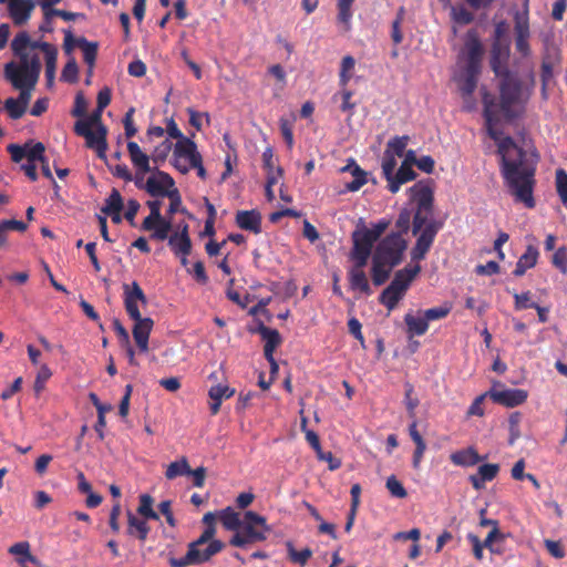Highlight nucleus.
Instances as JSON below:
<instances>
[{
  "label": "nucleus",
  "instance_id": "nucleus-41",
  "mask_svg": "<svg viewBox=\"0 0 567 567\" xmlns=\"http://www.w3.org/2000/svg\"><path fill=\"white\" fill-rule=\"evenodd\" d=\"M286 548L288 553V558L291 563L298 564L300 566H305L310 557L312 556V550L310 548H303L301 550H297L292 544V542L288 540L286 543Z\"/></svg>",
  "mask_w": 567,
  "mask_h": 567
},
{
  "label": "nucleus",
  "instance_id": "nucleus-63",
  "mask_svg": "<svg viewBox=\"0 0 567 567\" xmlns=\"http://www.w3.org/2000/svg\"><path fill=\"white\" fill-rule=\"evenodd\" d=\"M514 300H515V309L516 310H524L529 309L533 306H535L536 302L532 301L530 299V291H525L522 293H514Z\"/></svg>",
  "mask_w": 567,
  "mask_h": 567
},
{
  "label": "nucleus",
  "instance_id": "nucleus-48",
  "mask_svg": "<svg viewBox=\"0 0 567 567\" xmlns=\"http://www.w3.org/2000/svg\"><path fill=\"white\" fill-rule=\"evenodd\" d=\"M410 141L408 135L395 136L388 142L386 150L393 153L394 156H403L404 150Z\"/></svg>",
  "mask_w": 567,
  "mask_h": 567
},
{
  "label": "nucleus",
  "instance_id": "nucleus-52",
  "mask_svg": "<svg viewBox=\"0 0 567 567\" xmlns=\"http://www.w3.org/2000/svg\"><path fill=\"white\" fill-rule=\"evenodd\" d=\"M395 166H396L395 156L389 150H385L383 158H382V174L388 182L394 175Z\"/></svg>",
  "mask_w": 567,
  "mask_h": 567
},
{
  "label": "nucleus",
  "instance_id": "nucleus-17",
  "mask_svg": "<svg viewBox=\"0 0 567 567\" xmlns=\"http://www.w3.org/2000/svg\"><path fill=\"white\" fill-rule=\"evenodd\" d=\"M173 188H176L174 179L163 171H157L150 176L144 186V189L153 197H165Z\"/></svg>",
  "mask_w": 567,
  "mask_h": 567
},
{
  "label": "nucleus",
  "instance_id": "nucleus-32",
  "mask_svg": "<svg viewBox=\"0 0 567 567\" xmlns=\"http://www.w3.org/2000/svg\"><path fill=\"white\" fill-rule=\"evenodd\" d=\"M404 322L406 324V333H408L409 338H412L415 336H417V337L423 336L426 333V331L429 329V323H427L424 315L422 317H416L412 312H408L404 316Z\"/></svg>",
  "mask_w": 567,
  "mask_h": 567
},
{
  "label": "nucleus",
  "instance_id": "nucleus-9",
  "mask_svg": "<svg viewBox=\"0 0 567 567\" xmlns=\"http://www.w3.org/2000/svg\"><path fill=\"white\" fill-rule=\"evenodd\" d=\"M406 247L408 241L401 234L392 231L378 243L373 256L385 261L390 268H394L402 262Z\"/></svg>",
  "mask_w": 567,
  "mask_h": 567
},
{
  "label": "nucleus",
  "instance_id": "nucleus-24",
  "mask_svg": "<svg viewBox=\"0 0 567 567\" xmlns=\"http://www.w3.org/2000/svg\"><path fill=\"white\" fill-rule=\"evenodd\" d=\"M499 472L498 464L486 463L478 467L477 472L468 477L472 486L476 491L485 487L486 482L493 481Z\"/></svg>",
  "mask_w": 567,
  "mask_h": 567
},
{
  "label": "nucleus",
  "instance_id": "nucleus-22",
  "mask_svg": "<svg viewBox=\"0 0 567 567\" xmlns=\"http://www.w3.org/2000/svg\"><path fill=\"white\" fill-rule=\"evenodd\" d=\"M174 156L186 158L189 163V166H198V159L202 155L197 151L196 143L189 137L185 136L176 142L174 147Z\"/></svg>",
  "mask_w": 567,
  "mask_h": 567
},
{
  "label": "nucleus",
  "instance_id": "nucleus-53",
  "mask_svg": "<svg viewBox=\"0 0 567 567\" xmlns=\"http://www.w3.org/2000/svg\"><path fill=\"white\" fill-rule=\"evenodd\" d=\"M30 146L27 147V154L25 158L27 162L31 163H38L44 157L45 147L43 143L37 142L33 143L32 141L29 142Z\"/></svg>",
  "mask_w": 567,
  "mask_h": 567
},
{
  "label": "nucleus",
  "instance_id": "nucleus-10",
  "mask_svg": "<svg viewBox=\"0 0 567 567\" xmlns=\"http://www.w3.org/2000/svg\"><path fill=\"white\" fill-rule=\"evenodd\" d=\"M147 206L150 208V215L144 218L142 223V230L151 231V239L164 241L166 240L168 233L172 230V220L171 218H165L162 216L161 200H148Z\"/></svg>",
  "mask_w": 567,
  "mask_h": 567
},
{
  "label": "nucleus",
  "instance_id": "nucleus-28",
  "mask_svg": "<svg viewBox=\"0 0 567 567\" xmlns=\"http://www.w3.org/2000/svg\"><path fill=\"white\" fill-rule=\"evenodd\" d=\"M341 171L349 172L353 176V179L346 184V189L349 192L359 190L368 182L367 173L352 158Z\"/></svg>",
  "mask_w": 567,
  "mask_h": 567
},
{
  "label": "nucleus",
  "instance_id": "nucleus-16",
  "mask_svg": "<svg viewBox=\"0 0 567 567\" xmlns=\"http://www.w3.org/2000/svg\"><path fill=\"white\" fill-rule=\"evenodd\" d=\"M0 3H7L9 16L17 27H22L30 20L35 7L34 0H0Z\"/></svg>",
  "mask_w": 567,
  "mask_h": 567
},
{
  "label": "nucleus",
  "instance_id": "nucleus-54",
  "mask_svg": "<svg viewBox=\"0 0 567 567\" xmlns=\"http://www.w3.org/2000/svg\"><path fill=\"white\" fill-rule=\"evenodd\" d=\"M79 68L74 58H71L63 66L61 79L68 83L78 81Z\"/></svg>",
  "mask_w": 567,
  "mask_h": 567
},
{
  "label": "nucleus",
  "instance_id": "nucleus-15",
  "mask_svg": "<svg viewBox=\"0 0 567 567\" xmlns=\"http://www.w3.org/2000/svg\"><path fill=\"white\" fill-rule=\"evenodd\" d=\"M509 56L511 45L507 41H493L489 65L495 75L511 71L508 69Z\"/></svg>",
  "mask_w": 567,
  "mask_h": 567
},
{
  "label": "nucleus",
  "instance_id": "nucleus-11",
  "mask_svg": "<svg viewBox=\"0 0 567 567\" xmlns=\"http://www.w3.org/2000/svg\"><path fill=\"white\" fill-rule=\"evenodd\" d=\"M514 35L516 51L523 56L528 58L532 53L529 39V0H524L523 9L514 12Z\"/></svg>",
  "mask_w": 567,
  "mask_h": 567
},
{
  "label": "nucleus",
  "instance_id": "nucleus-49",
  "mask_svg": "<svg viewBox=\"0 0 567 567\" xmlns=\"http://www.w3.org/2000/svg\"><path fill=\"white\" fill-rule=\"evenodd\" d=\"M556 190L561 203L567 206V172L563 168L556 171Z\"/></svg>",
  "mask_w": 567,
  "mask_h": 567
},
{
  "label": "nucleus",
  "instance_id": "nucleus-36",
  "mask_svg": "<svg viewBox=\"0 0 567 567\" xmlns=\"http://www.w3.org/2000/svg\"><path fill=\"white\" fill-rule=\"evenodd\" d=\"M392 269L393 268H390L385 261L377 259L375 256L372 255L371 277L375 286L383 285L389 279Z\"/></svg>",
  "mask_w": 567,
  "mask_h": 567
},
{
  "label": "nucleus",
  "instance_id": "nucleus-33",
  "mask_svg": "<svg viewBox=\"0 0 567 567\" xmlns=\"http://www.w3.org/2000/svg\"><path fill=\"white\" fill-rule=\"evenodd\" d=\"M409 434H410L411 440L415 444V450L413 453V466L415 468H417L423 458L424 452L426 450V444H425V441L423 440L422 435L417 431V422L416 421L411 422V424L409 425Z\"/></svg>",
  "mask_w": 567,
  "mask_h": 567
},
{
  "label": "nucleus",
  "instance_id": "nucleus-23",
  "mask_svg": "<svg viewBox=\"0 0 567 567\" xmlns=\"http://www.w3.org/2000/svg\"><path fill=\"white\" fill-rule=\"evenodd\" d=\"M258 334H260L261 339L265 341L264 346V354L266 359H271L274 352L278 346L281 343V336L276 329H271L260 322L255 330Z\"/></svg>",
  "mask_w": 567,
  "mask_h": 567
},
{
  "label": "nucleus",
  "instance_id": "nucleus-7",
  "mask_svg": "<svg viewBox=\"0 0 567 567\" xmlns=\"http://www.w3.org/2000/svg\"><path fill=\"white\" fill-rule=\"evenodd\" d=\"M269 532L270 527L267 525L264 516L256 512L247 511L244 514L239 530L233 535L229 544L234 547L244 548L248 544L266 540Z\"/></svg>",
  "mask_w": 567,
  "mask_h": 567
},
{
  "label": "nucleus",
  "instance_id": "nucleus-12",
  "mask_svg": "<svg viewBox=\"0 0 567 567\" xmlns=\"http://www.w3.org/2000/svg\"><path fill=\"white\" fill-rule=\"evenodd\" d=\"M351 239L350 259L358 261L359 266L367 265L377 240L368 233V227H365L362 219H360L357 228L353 230Z\"/></svg>",
  "mask_w": 567,
  "mask_h": 567
},
{
  "label": "nucleus",
  "instance_id": "nucleus-4",
  "mask_svg": "<svg viewBox=\"0 0 567 567\" xmlns=\"http://www.w3.org/2000/svg\"><path fill=\"white\" fill-rule=\"evenodd\" d=\"M124 307L128 317L135 321L133 327V338L141 352L148 351V339L154 326L151 318H142L138 302L146 305L147 299L136 281L131 285L124 284Z\"/></svg>",
  "mask_w": 567,
  "mask_h": 567
},
{
  "label": "nucleus",
  "instance_id": "nucleus-3",
  "mask_svg": "<svg viewBox=\"0 0 567 567\" xmlns=\"http://www.w3.org/2000/svg\"><path fill=\"white\" fill-rule=\"evenodd\" d=\"M484 48L477 34L472 29L465 34L464 47L458 54L460 70L454 75L458 91L465 103H470L477 87L480 74L482 72V61Z\"/></svg>",
  "mask_w": 567,
  "mask_h": 567
},
{
  "label": "nucleus",
  "instance_id": "nucleus-30",
  "mask_svg": "<svg viewBox=\"0 0 567 567\" xmlns=\"http://www.w3.org/2000/svg\"><path fill=\"white\" fill-rule=\"evenodd\" d=\"M415 177H416V173L413 171L412 167L401 164L398 172L389 181L388 189L392 194H395L400 190V188L403 184L415 179Z\"/></svg>",
  "mask_w": 567,
  "mask_h": 567
},
{
  "label": "nucleus",
  "instance_id": "nucleus-13",
  "mask_svg": "<svg viewBox=\"0 0 567 567\" xmlns=\"http://www.w3.org/2000/svg\"><path fill=\"white\" fill-rule=\"evenodd\" d=\"M74 133L84 137L86 146L94 150L100 158H105L107 150V128L105 125H101L93 131L84 123H75Z\"/></svg>",
  "mask_w": 567,
  "mask_h": 567
},
{
  "label": "nucleus",
  "instance_id": "nucleus-50",
  "mask_svg": "<svg viewBox=\"0 0 567 567\" xmlns=\"http://www.w3.org/2000/svg\"><path fill=\"white\" fill-rule=\"evenodd\" d=\"M452 310V306L449 303L442 305L440 307L430 308L423 311V315L427 321L441 320L449 316Z\"/></svg>",
  "mask_w": 567,
  "mask_h": 567
},
{
  "label": "nucleus",
  "instance_id": "nucleus-19",
  "mask_svg": "<svg viewBox=\"0 0 567 567\" xmlns=\"http://www.w3.org/2000/svg\"><path fill=\"white\" fill-rule=\"evenodd\" d=\"M560 61L561 54L559 49L556 47H547L542 59L540 70L542 89L544 93L546 91L547 84L554 76L555 65L559 64Z\"/></svg>",
  "mask_w": 567,
  "mask_h": 567
},
{
  "label": "nucleus",
  "instance_id": "nucleus-18",
  "mask_svg": "<svg viewBox=\"0 0 567 567\" xmlns=\"http://www.w3.org/2000/svg\"><path fill=\"white\" fill-rule=\"evenodd\" d=\"M488 396L493 400V402L497 404L504 405L506 408H515L523 404L527 400L528 393L523 389H491L488 391Z\"/></svg>",
  "mask_w": 567,
  "mask_h": 567
},
{
  "label": "nucleus",
  "instance_id": "nucleus-64",
  "mask_svg": "<svg viewBox=\"0 0 567 567\" xmlns=\"http://www.w3.org/2000/svg\"><path fill=\"white\" fill-rule=\"evenodd\" d=\"M453 19L455 22L461 24H468L474 20V16L466 8H453L452 9Z\"/></svg>",
  "mask_w": 567,
  "mask_h": 567
},
{
  "label": "nucleus",
  "instance_id": "nucleus-55",
  "mask_svg": "<svg viewBox=\"0 0 567 567\" xmlns=\"http://www.w3.org/2000/svg\"><path fill=\"white\" fill-rule=\"evenodd\" d=\"M385 486L393 497L405 498L408 496L406 489L394 475L388 477Z\"/></svg>",
  "mask_w": 567,
  "mask_h": 567
},
{
  "label": "nucleus",
  "instance_id": "nucleus-51",
  "mask_svg": "<svg viewBox=\"0 0 567 567\" xmlns=\"http://www.w3.org/2000/svg\"><path fill=\"white\" fill-rule=\"evenodd\" d=\"M520 413L514 412L508 417V430H509V439L508 444L513 445L519 437H520V431H519V423H520Z\"/></svg>",
  "mask_w": 567,
  "mask_h": 567
},
{
  "label": "nucleus",
  "instance_id": "nucleus-56",
  "mask_svg": "<svg viewBox=\"0 0 567 567\" xmlns=\"http://www.w3.org/2000/svg\"><path fill=\"white\" fill-rule=\"evenodd\" d=\"M235 393V390L229 388L228 385H214L208 391V396L212 401H223L224 399H229Z\"/></svg>",
  "mask_w": 567,
  "mask_h": 567
},
{
  "label": "nucleus",
  "instance_id": "nucleus-45",
  "mask_svg": "<svg viewBox=\"0 0 567 567\" xmlns=\"http://www.w3.org/2000/svg\"><path fill=\"white\" fill-rule=\"evenodd\" d=\"M154 499L148 494H142L140 496V505L137 508V513L143 516L145 519L158 520V514L153 509Z\"/></svg>",
  "mask_w": 567,
  "mask_h": 567
},
{
  "label": "nucleus",
  "instance_id": "nucleus-37",
  "mask_svg": "<svg viewBox=\"0 0 567 567\" xmlns=\"http://www.w3.org/2000/svg\"><path fill=\"white\" fill-rule=\"evenodd\" d=\"M31 39L28 32L21 31L11 41V50L16 56L22 60H30L31 56L25 52L30 48Z\"/></svg>",
  "mask_w": 567,
  "mask_h": 567
},
{
  "label": "nucleus",
  "instance_id": "nucleus-42",
  "mask_svg": "<svg viewBox=\"0 0 567 567\" xmlns=\"http://www.w3.org/2000/svg\"><path fill=\"white\" fill-rule=\"evenodd\" d=\"M354 0H337L338 21L344 25V30L351 29L352 3Z\"/></svg>",
  "mask_w": 567,
  "mask_h": 567
},
{
  "label": "nucleus",
  "instance_id": "nucleus-43",
  "mask_svg": "<svg viewBox=\"0 0 567 567\" xmlns=\"http://www.w3.org/2000/svg\"><path fill=\"white\" fill-rule=\"evenodd\" d=\"M355 66V60L352 55H346L341 60L339 84L341 87H346L352 78V72Z\"/></svg>",
  "mask_w": 567,
  "mask_h": 567
},
{
  "label": "nucleus",
  "instance_id": "nucleus-5",
  "mask_svg": "<svg viewBox=\"0 0 567 567\" xmlns=\"http://www.w3.org/2000/svg\"><path fill=\"white\" fill-rule=\"evenodd\" d=\"M216 527L207 526L200 536L187 545V553L181 558L168 557L171 567H188L204 564L225 548V544L215 539Z\"/></svg>",
  "mask_w": 567,
  "mask_h": 567
},
{
  "label": "nucleus",
  "instance_id": "nucleus-8",
  "mask_svg": "<svg viewBox=\"0 0 567 567\" xmlns=\"http://www.w3.org/2000/svg\"><path fill=\"white\" fill-rule=\"evenodd\" d=\"M6 78L13 87H34L41 73V62L38 54L30 60L20 61L19 65L9 62L4 66Z\"/></svg>",
  "mask_w": 567,
  "mask_h": 567
},
{
  "label": "nucleus",
  "instance_id": "nucleus-62",
  "mask_svg": "<svg viewBox=\"0 0 567 567\" xmlns=\"http://www.w3.org/2000/svg\"><path fill=\"white\" fill-rule=\"evenodd\" d=\"M410 224H411V212L409 209L404 208L400 212L398 219L395 221V226H396V228H399L398 233H400L402 237L410 229Z\"/></svg>",
  "mask_w": 567,
  "mask_h": 567
},
{
  "label": "nucleus",
  "instance_id": "nucleus-14",
  "mask_svg": "<svg viewBox=\"0 0 567 567\" xmlns=\"http://www.w3.org/2000/svg\"><path fill=\"white\" fill-rule=\"evenodd\" d=\"M127 152L132 164L136 168L135 185L138 188H144V175L151 172L150 156L145 154L136 142L130 141L127 143Z\"/></svg>",
  "mask_w": 567,
  "mask_h": 567
},
{
  "label": "nucleus",
  "instance_id": "nucleus-46",
  "mask_svg": "<svg viewBox=\"0 0 567 567\" xmlns=\"http://www.w3.org/2000/svg\"><path fill=\"white\" fill-rule=\"evenodd\" d=\"M123 209V198L120 192L115 188L112 189L110 196L105 199V204L102 207V213L112 214L121 213Z\"/></svg>",
  "mask_w": 567,
  "mask_h": 567
},
{
  "label": "nucleus",
  "instance_id": "nucleus-44",
  "mask_svg": "<svg viewBox=\"0 0 567 567\" xmlns=\"http://www.w3.org/2000/svg\"><path fill=\"white\" fill-rule=\"evenodd\" d=\"M190 472V466L187 462L186 457H182L179 461L172 462L165 472V477L167 480H174L178 476L188 475Z\"/></svg>",
  "mask_w": 567,
  "mask_h": 567
},
{
  "label": "nucleus",
  "instance_id": "nucleus-26",
  "mask_svg": "<svg viewBox=\"0 0 567 567\" xmlns=\"http://www.w3.org/2000/svg\"><path fill=\"white\" fill-rule=\"evenodd\" d=\"M421 269L422 268L419 264H415L414 266L408 265L394 274L390 285L405 293L413 279L421 272Z\"/></svg>",
  "mask_w": 567,
  "mask_h": 567
},
{
  "label": "nucleus",
  "instance_id": "nucleus-29",
  "mask_svg": "<svg viewBox=\"0 0 567 567\" xmlns=\"http://www.w3.org/2000/svg\"><path fill=\"white\" fill-rule=\"evenodd\" d=\"M76 45L83 52V60L87 65L89 75H92L97 56L99 43L87 41L84 37H80L76 39Z\"/></svg>",
  "mask_w": 567,
  "mask_h": 567
},
{
  "label": "nucleus",
  "instance_id": "nucleus-47",
  "mask_svg": "<svg viewBox=\"0 0 567 567\" xmlns=\"http://www.w3.org/2000/svg\"><path fill=\"white\" fill-rule=\"evenodd\" d=\"M505 535L499 528H492L486 538L482 542L483 548H487L491 553L501 554V550L495 547V543L504 542Z\"/></svg>",
  "mask_w": 567,
  "mask_h": 567
},
{
  "label": "nucleus",
  "instance_id": "nucleus-21",
  "mask_svg": "<svg viewBox=\"0 0 567 567\" xmlns=\"http://www.w3.org/2000/svg\"><path fill=\"white\" fill-rule=\"evenodd\" d=\"M367 265H360L358 261H353V266L348 272L349 285L351 290H358L367 296L372 293V290L369 285L368 277L363 270Z\"/></svg>",
  "mask_w": 567,
  "mask_h": 567
},
{
  "label": "nucleus",
  "instance_id": "nucleus-60",
  "mask_svg": "<svg viewBox=\"0 0 567 567\" xmlns=\"http://www.w3.org/2000/svg\"><path fill=\"white\" fill-rule=\"evenodd\" d=\"M551 264L560 270L561 274L567 272V247H559L551 257Z\"/></svg>",
  "mask_w": 567,
  "mask_h": 567
},
{
  "label": "nucleus",
  "instance_id": "nucleus-40",
  "mask_svg": "<svg viewBox=\"0 0 567 567\" xmlns=\"http://www.w3.org/2000/svg\"><path fill=\"white\" fill-rule=\"evenodd\" d=\"M404 405L408 411L409 416L413 421H416V408L420 404V400L415 394L414 386L410 382L404 384Z\"/></svg>",
  "mask_w": 567,
  "mask_h": 567
},
{
  "label": "nucleus",
  "instance_id": "nucleus-39",
  "mask_svg": "<svg viewBox=\"0 0 567 567\" xmlns=\"http://www.w3.org/2000/svg\"><path fill=\"white\" fill-rule=\"evenodd\" d=\"M218 517L227 530H239L241 520L239 514L230 506L221 509Z\"/></svg>",
  "mask_w": 567,
  "mask_h": 567
},
{
  "label": "nucleus",
  "instance_id": "nucleus-61",
  "mask_svg": "<svg viewBox=\"0 0 567 567\" xmlns=\"http://www.w3.org/2000/svg\"><path fill=\"white\" fill-rule=\"evenodd\" d=\"M29 146H30V143H25L23 145L9 144L7 147V151L11 155V159L14 163H20L23 158H25L27 147H29Z\"/></svg>",
  "mask_w": 567,
  "mask_h": 567
},
{
  "label": "nucleus",
  "instance_id": "nucleus-1",
  "mask_svg": "<svg viewBox=\"0 0 567 567\" xmlns=\"http://www.w3.org/2000/svg\"><path fill=\"white\" fill-rule=\"evenodd\" d=\"M482 102L488 135L497 142V153L501 156V174L504 182L516 202L524 203L526 207L533 208L535 206L533 190L536 165L527 158L526 151L518 146L511 136L501 138V132L493 127L497 113L494 96L485 91Z\"/></svg>",
  "mask_w": 567,
  "mask_h": 567
},
{
  "label": "nucleus",
  "instance_id": "nucleus-59",
  "mask_svg": "<svg viewBox=\"0 0 567 567\" xmlns=\"http://www.w3.org/2000/svg\"><path fill=\"white\" fill-rule=\"evenodd\" d=\"M4 109L7 110L9 116L12 120L21 118L27 111V109L19 104V102L13 97H9L6 100Z\"/></svg>",
  "mask_w": 567,
  "mask_h": 567
},
{
  "label": "nucleus",
  "instance_id": "nucleus-27",
  "mask_svg": "<svg viewBox=\"0 0 567 567\" xmlns=\"http://www.w3.org/2000/svg\"><path fill=\"white\" fill-rule=\"evenodd\" d=\"M539 257L538 248L535 245H528L525 252L518 258L513 271L515 277H522L525 272L534 268Z\"/></svg>",
  "mask_w": 567,
  "mask_h": 567
},
{
  "label": "nucleus",
  "instance_id": "nucleus-2",
  "mask_svg": "<svg viewBox=\"0 0 567 567\" xmlns=\"http://www.w3.org/2000/svg\"><path fill=\"white\" fill-rule=\"evenodd\" d=\"M411 200L415 204L412 221L413 235H417L415 245L411 250L412 261L423 260L431 249L443 223L433 218L434 190L433 181H419L409 189Z\"/></svg>",
  "mask_w": 567,
  "mask_h": 567
},
{
  "label": "nucleus",
  "instance_id": "nucleus-20",
  "mask_svg": "<svg viewBox=\"0 0 567 567\" xmlns=\"http://www.w3.org/2000/svg\"><path fill=\"white\" fill-rule=\"evenodd\" d=\"M167 241L171 250L176 255H189L192 252V240L188 234V225L184 224L179 231L168 234Z\"/></svg>",
  "mask_w": 567,
  "mask_h": 567
},
{
  "label": "nucleus",
  "instance_id": "nucleus-38",
  "mask_svg": "<svg viewBox=\"0 0 567 567\" xmlns=\"http://www.w3.org/2000/svg\"><path fill=\"white\" fill-rule=\"evenodd\" d=\"M404 292L389 285L379 296V302L386 307L389 311H392L404 297Z\"/></svg>",
  "mask_w": 567,
  "mask_h": 567
},
{
  "label": "nucleus",
  "instance_id": "nucleus-6",
  "mask_svg": "<svg viewBox=\"0 0 567 567\" xmlns=\"http://www.w3.org/2000/svg\"><path fill=\"white\" fill-rule=\"evenodd\" d=\"M495 76L499 80V110L507 120H513L517 116L514 106H523L529 99L530 92L524 89L522 80L513 71Z\"/></svg>",
  "mask_w": 567,
  "mask_h": 567
},
{
  "label": "nucleus",
  "instance_id": "nucleus-31",
  "mask_svg": "<svg viewBox=\"0 0 567 567\" xmlns=\"http://www.w3.org/2000/svg\"><path fill=\"white\" fill-rule=\"evenodd\" d=\"M450 458L454 465L468 467L476 465L485 457L480 456L473 447H468L452 453Z\"/></svg>",
  "mask_w": 567,
  "mask_h": 567
},
{
  "label": "nucleus",
  "instance_id": "nucleus-25",
  "mask_svg": "<svg viewBox=\"0 0 567 567\" xmlns=\"http://www.w3.org/2000/svg\"><path fill=\"white\" fill-rule=\"evenodd\" d=\"M236 224L244 230L259 234L261 231V215L255 209L239 210L236 214Z\"/></svg>",
  "mask_w": 567,
  "mask_h": 567
},
{
  "label": "nucleus",
  "instance_id": "nucleus-34",
  "mask_svg": "<svg viewBox=\"0 0 567 567\" xmlns=\"http://www.w3.org/2000/svg\"><path fill=\"white\" fill-rule=\"evenodd\" d=\"M8 553L16 556L17 563L21 567H27L25 564L28 561L32 564L38 563V559L30 551V544L28 542H19L11 545Z\"/></svg>",
  "mask_w": 567,
  "mask_h": 567
},
{
  "label": "nucleus",
  "instance_id": "nucleus-57",
  "mask_svg": "<svg viewBox=\"0 0 567 567\" xmlns=\"http://www.w3.org/2000/svg\"><path fill=\"white\" fill-rule=\"evenodd\" d=\"M56 58L58 51L44 56L45 59V79L48 86H52L55 79V70H56Z\"/></svg>",
  "mask_w": 567,
  "mask_h": 567
},
{
  "label": "nucleus",
  "instance_id": "nucleus-58",
  "mask_svg": "<svg viewBox=\"0 0 567 567\" xmlns=\"http://www.w3.org/2000/svg\"><path fill=\"white\" fill-rule=\"evenodd\" d=\"M404 19V8L401 7L396 13V18L392 22L391 38L394 44H400L403 41V34L401 32V23Z\"/></svg>",
  "mask_w": 567,
  "mask_h": 567
},
{
  "label": "nucleus",
  "instance_id": "nucleus-35",
  "mask_svg": "<svg viewBox=\"0 0 567 567\" xmlns=\"http://www.w3.org/2000/svg\"><path fill=\"white\" fill-rule=\"evenodd\" d=\"M127 534L135 536L141 542H145L150 533V526L145 519L136 517L134 514H127Z\"/></svg>",
  "mask_w": 567,
  "mask_h": 567
}]
</instances>
